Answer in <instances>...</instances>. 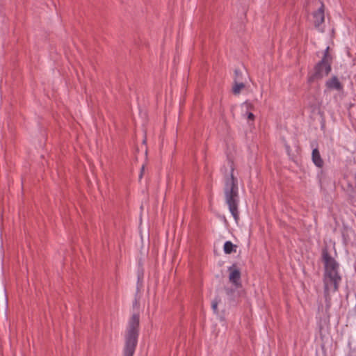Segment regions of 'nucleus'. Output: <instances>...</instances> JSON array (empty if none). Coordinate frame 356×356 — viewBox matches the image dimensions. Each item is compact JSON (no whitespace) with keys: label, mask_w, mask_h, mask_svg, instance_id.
<instances>
[{"label":"nucleus","mask_w":356,"mask_h":356,"mask_svg":"<svg viewBox=\"0 0 356 356\" xmlns=\"http://www.w3.org/2000/svg\"><path fill=\"white\" fill-rule=\"evenodd\" d=\"M245 85L243 82L233 83V86L232 89V93L236 95H238L241 93V90L245 88Z\"/></svg>","instance_id":"9d476101"},{"label":"nucleus","mask_w":356,"mask_h":356,"mask_svg":"<svg viewBox=\"0 0 356 356\" xmlns=\"http://www.w3.org/2000/svg\"><path fill=\"white\" fill-rule=\"evenodd\" d=\"M322 259L324 263V296L326 300H330V291H337L341 281V276L339 273V264L331 257L326 248L322 251Z\"/></svg>","instance_id":"f257e3e1"},{"label":"nucleus","mask_w":356,"mask_h":356,"mask_svg":"<svg viewBox=\"0 0 356 356\" xmlns=\"http://www.w3.org/2000/svg\"><path fill=\"white\" fill-rule=\"evenodd\" d=\"M243 105L245 106L247 110H253L254 108L253 104L248 101L245 102Z\"/></svg>","instance_id":"2eb2a0df"},{"label":"nucleus","mask_w":356,"mask_h":356,"mask_svg":"<svg viewBox=\"0 0 356 356\" xmlns=\"http://www.w3.org/2000/svg\"><path fill=\"white\" fill-rule=\"evenodd\" d=\"M229 271H230L229 277V281L234 284L236 288L241 287V272L239 269L237 268L236 264H234L230 266L229 268Z\"/></svg>","instance_id":"39448f33"},{"label":"nucleus","mask_w":356,"mask_h":356,"mask_svg":"<svg viewBox=\"0 0 356 356\" xmlns=\"http://www.w3.org/2000/svg\"><path fill=\"white\" fill-rule=\"evenodd\" d=\"M312 161L314 163L318 168H322L323 165V160L322 159L320 152L317 148L312 151Z\"/></svg>","instance_id":"6e6552de"},{"label":"nucleus","mask_w":356,"mask_h":356,"mask_svg":"<svg viewBox=\"0 0 356 356\" xmlns=\"http://www.w3.org/2000/svg\"><path fill=\"white\" fill-rule=\"evenodd\" d=\"M219 301H220V300H218V298H216L215 300H213L212 301L211 307H212V309H213V312L215 314H218V305L219 303Z\"/></svg>","instance_id":"ddd939ff"},{"label":"nucleus","mask_w":356,"mask_h":356,"mask_svg":"<svg viewBox=\"0 0 356 356\" xmlns=\"http://www.w3.org/2000/svg\"><path fill=\"white\" fill-rule=\"evenodd\" d=\"M234 167L232 163L229 177L225 179L224 194L225 202L228 205L229 210L234 217L236 222L239 220L238 212V179L234 175Z\"/></svg>","instance_id":"f03ea898"},{"label":"nucleus","mask_w":356,"mask_h":356,"mask_svg":"<svg viewBox=\"0 0 356 356\" xmlns=\"http://www.w3.org/2000/svg\"><path fill=\"white\" fill-rule=\"evenodd\" d=\"M325 86L330 90H341L343 86L336 76H333L331 79L325 82Z\"/></svg>","instance_id":"0eeeda50"},{"label":"nucleus","mask_w":356,"mask_h":356,"mask_svg":"<svg viewBox=\"0 0 356 356\" xmlns=\"http://www.w3.org/2000/svg\"><path fill=\"white\" fill-rule=\"evenodd\" d=\"M354 180H355V186H356V174H355V176H354Z\"/></svg>","instance_id":"f3484780"},{"label":"nucleus","mask_w":356,"mask_h":356,"mask_svg":"<svg viewBox=\"0 0 356 356\" xmlns=\"http://www.w3.org/2000/svg\"><path fill=\"white\" fill-rule=\"evenodd\" d=\"M240 82H243V74H242V72L239 70L236 69L234 70V83H240Z\"/></svg>","instance_id":"9b49d317"},{"label":"nucleus","mask_w":356,"mask_h":356,"mask_svg":"<svg viewBox=\"0 0 356 356\" xmlns=\"http://www.w3.org/2000/svg\"><path fill=\"white\" fill-rule=\"evenodd\" d=\"M329 51H330V47H327L323 53V58H321V60L332 63V56L330 54Z\"/></svg>","instance_id":"f8f14e48"},{"label":"nucleus","mask_w":356,"mask_h":356,"mask_svg":"<svg viewBox=\"0 0 356 356\" xmlns=\"http://www.w3.org/2000/svg\"><path fill=\"white\" fill-rule=\"evenodd\" d=\"M314 24L316 28H318L324 22V5L321 3V7L313 13Z\"/></svg>","instance_id":"423d86ee"},{"label":"nucleus","mask_w":356,"mask_h":356,"mask_svg":"<svg viewBox=\"0 0 356 356\" xmlns=\"http://www.w3.org/2000/svg\"><path fill=\"white\" fill-rule=\"evenodd\" d=\"M223 250L225 253L231 254L232 252H235L236 251V245L228 241L225 243Z\"/></svg>","instance_id":"1a4fd4ad"},{"label":"nucleus","mask_w":356,"mask_h":356,"mask_svg":"<svg viewBox=\"0 0 356 356\" xmlns=\"http://www.w3.org/2000/svg\"><path fill=\"white\" fill-rule=\"evenodd\" d=\"M248 120L254 121L255 116L252 112L247 111L245 114Z\"/></svg>","instance_id":"4468645a"},{"label":"nucleus","mask_w":356,"mask_h":356,"mask_svg":"<svg viewBox=\"0 0 356 356\" xmlns=\"http://www.w3.org/2000/svg\"><path fill=\"white\" fill-rule=\"evenodd\" d=\"M140 330V315L134 314L129 320L124 333L123 356H134L138 344Z\"/></svg>","instance_id":"7ed1b4c3"},{"label":"nucleus","mask_w":356,"mask_h":356,"mask_svg":"<svg viewBox=\"0 0 356 356\" xmlns=\"http://www.w3.org/2000/svg\"><path fill=\"white\" fill-rule=\"evenodd\" d=\"M144 170H145V166L143 165L142 168H141V170H140V174L139 175V178L141 179L142 177H143V172H144Z\"/></svg>","instance_id":"dca6fc26"},{"label":"nucleus","mask_w":356,"mask_h":356,"mask_svg":"<svg viewBox=\"0 0 356 356\" xmlns=\"http://www.w3.org/2000/svg\"><path fill=\"white\" fill-rule=\"evenodd\" d=\"M134 304H135V305H136V304H137V300H135Z\"/></svg>","instance_id":"a211bd4d"},{"label":"nucleus","mask_w":356,"mask_h":356,"mask_svg":"<svg viewBox=\"0 0 356 356\" xmlns=\"http://www.w3.org/2000/svg\"><path fill=\"white\" fill-rule=\"evenodd\" d=\"M332 63L319 60L314 67V72L308 76L307 82L312 83L316 80L322 79L327 76L332 70Z\"/></svg>","instance_id":"20e7f679"}]
</instances>
